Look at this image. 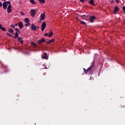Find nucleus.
I'll use <instances>...</instances> for the list:
<instances>
[{"label": "nucleus", "instance_id": "obj_1", "mask_svg": "<svg viewBox=\"0 0 125 125\" xmlns=\"http://www.w3.org/2000/svg\"><path fill=\"white\" fill-rule=\"evenodd\" d=\"M94 67V63H92V65L90 67H89L86 70H85V69H84V72H85V74H89L92 71V68Z\"/></svg>", "mask_w": 125, "mask_h": 125}, {"label": "nucleus", "instance_id": "obj_2", "mask_svg": "<svg viewBox=\"0 0 125 125\" xmlns=\"http://www.w3.org/2000/svg\"><path fill=\"white\" fill-rule=\"evenodd\" d=\"M10 4H11V3L10 2V1H4L3 4V8H4V9L6 10V8H7V6Z\"/></svg>", "mask_w": 125, "mask_h": 125}, {"label": "nucleus", "instance_id": "obj_3", "mask_svg": "<svg viewBox=\"0 0 125 125\" xmlns=\"http://www.w3.org/2000/svg\"><path fill=\"white\" fill-rule=\"evenodd\" d=\"M30 13L32 16V17H35V15L37 14V11H36L35 9H32L30 11Z\"/></svg>", "mask_w": 125, "mask_h": 125}, {"label": "nucleus", "instance_id": "obj_4", "mask_svg": "<svg viewBox=\"0 0 125 125\" xmlns=\"http://www.w3.org/2000/svg\"><path fill=\"white\" fill-rule=\"evenodd\" d=\"M44 19H45V13L41 14L40 16V21H43Z\"/></svg>", "mask_w": 125, "mask_h": 125}, {"label": "nucleus", "instance_id": "obj_5", "mask_svg": "<svg viewBox=\"0 0 125 125\" xmlns=\"http://www.w3.org/2000/svg\"><path fill=\"white\" fill-rule=\"evenodd\" d=\"M11 4H10L8 6V7L7 8V13H11V12H12V9H11Z\"/></svg>", "mask_w": 125, "mask_h": 125}, {"label": "nucleus", "instance_id": "obj_6", "mask_svg": "<svg viewBox=\"0 0 125 125\" xmlns=\"http://www.w3.org/2000/svg\"><path fill=\"white\" fill-rule=\"evenodd\" d=\"M45 27H46V23H45V22H44L42 24L41 30L42 32L44 31V29H45Z\"/></svg>", "mask_w": 125, "mask_h": 125}, {"label": "nucleus", "instance_id": "obj_7", "mask_svg": "<svg viewBox=\"0 0 125 125\" xmlns=\"http://www.w3.org/2000/svg\"><path fill=\"white\" fill-rule=\"evenodd\" d=\"M45 42V39H44V38H42V39L39 40L38 42L41 44V43H42V42Z\"/></svg>", "mask_w": 125, "mask_h": 125}, {"label": "nucleus", "instance_id": "obj_8", "mask_svg": "<svg viewBox=\"0 0 125 125\" xmlns=\"http://www.w3.org/2000/svg\"><path fill=\"white\" fill-rule=\"evenodd\" d=\"M118 11H119V7L116 6L114 8V10L113 11V13L114 14H116L117 13V12H118Z\"/></svg>", "mask_w": 125, "mask_h": 125}, {"label": "nucleus", "instance_id": "obj_9", "mask_svg": "<svg viewBox=\"0 0 125 125\" xmlns=\"http://www.w3.org/2000/svg\"><path fill=\"white\" fill-rule=\"evenodd\" d=\"M42 58L43 59H48V57H47V54H46V53H44L43 54V56H42Z\"/></svg>", "mask_w": 125, "mask_h": 125}, {"label": "nucleus", "instance_id": "obj_10", "mask_svg": "<svg viewBox=\"0 0 125 125\" xmlns=\"http://www.w3.org/2000/svg\"><path fill=\"white\" fill-rule=\"evenodd\" d=\"M31 30L32 31H36L37 30V27L34 24H32L31 25Z\"/></svg>", "mask_w": 125, "mask_h": 125}, {"label": "nucleus", "instance_id": "obj_11", "mask_svg": "<svg viewBox=\"0 0 125 125\" xmlns=\"http://www.w3.org/2000/svg\"><path fill=\"white\" fill-rule=\"evenodd\" d=\"M19 27L20 28L22 29L23 28L24 25H23V23H22V22H20L19 23Z\"/></svg>", "mask_w": 125, "mask_h": 125}, {"label": "nucleus", "instance_id": "obj_12", "mask_svg": "<svg viewBox=\"0 0 125 125\" xmlns=\"http://www.w3.org/2000/svg\"><path fill=\"white\" fill-rule=\"evenodd\" d=\"M95 19V17H90V21L91 22V23H93V22H94Z\"/></svg>", "mask_w": 125, "mask_h": 125}, {"label": "nucleus", "instance_id": "obj_13", "mask_svg": "<svg viewBox=\"0 0 125 125\" xmlns=\"http://www.w3.org/2000/svg\"><path fill=\"white\" fill-rule=\"evenodd\" d=\"M18 42H21V43H23V41H22V38L18 37Z\"/></svg>", "mask_w": 125, "mask_h": 125}, {"label": "nucleus", "instance_id": "obj_14", "mask_svg": "<svg viewBox=\"0 0 125 125\" xmlns=\"http://www.w3.org/2000/svg\"><path fill=\"white\" fill-rule=\"evenodd\" d=\"M55 42V39H52L50 40L49 41L47 42V43H51V42Z\"/></svg>", "mask_w": 125, "mask_h": 125}, {"label": "nucleus", "instance_id": "obj_15", "mask_svg": "<svg viewBox=\"0 0 125 125\" xmlns=\"http://www.w3.org/2000/svg\"><path fill=\"white\" fill-rule=\"evenodd\" d=\"M52 35H53V33L52 32H50L48 34L49 38H51L52 37Z\"/></svg>", "mask_w": 125, "mask_h": 125}, {"label": "nucleus", "instance_id": "obj_16", "mask_svg": "<svg viewBox=\"0 0 125 125\" xmlns=\"http://www.w3.org/2000/svg\"><path fill=\"white\" fill-rule=\"evenodd\" d=\"M90 4H91L92 5H94V1L93 0H91L89 1Z\"/></svg>", "mask_w": 125, "mask_h": 125}, {"label": "nucleus", "instance_id": "obj_17", "mask_svg": "<svg viewBox=\"0 0 125 125\" xmlns=\"http://www.w3.org/2000/svg\"><path fill=\"white\" fill-rule=\"evenodd\" d=\"M24 22L25 23H29L30 22V20H29V19L26 18L24 20Z\"/></svg>", "mask_w": 125, "mask_h": 125}, {"label": "nucleus", "instance_id": "obj_18", "mask_svg": "<svg viewBox=\"0 0 125 125\" xmlns=\"http://www.w3.org/2000/svg\"><path fill=\"white\" fill-rule=\"evenodd\" d=\"M31 44L34 47H37V44L35 42H32Z\"/></svg>", "mask_w": 125, "mask_h": 125}, {"label": "nucleus", "instance_id": "obj_19", "mask_svg": "<svg viewBox=\"0 0 125 125\" xmlns=\"http://www.w3.org/2000/svg\"><path fill=\"white\" fill-rule=\"evenodd\" d=\"M30 2H31L32 4H37V3H36V2H35V0H30Z\"/></svg>", "mask_w": 125, "mask_h": 125}, {"label": "nucleus", "instance_id": "obj_20", "mask_svg": "<svg viewBox=\"0 0 125 125\" xmlns=\"http://www.w3.org/2000/svg\"><path fill=\"white\" fill-rule=\"evenodd\" d=\"M18 36H19V34H18V32H16L15 36L14 37V39H16L17 38H18Z\"/></svg>", "mask_w": 125, "mask_h": 125}, {"label": "nucleus", "instance_id": "obj_21", "mask_svg": "<svg viewBox=\"0 0 125 125\" xmlns=\"http://www.w3.org/2000/svg\"><path fill=\"white\" fill-rule=\"evenodd\" d=\"M40 3H44L45 1L44 0H39Z\"/></svg>", "mask_w": 125, "mask_h": 125}, {"label": "nucleus", "instance_id": "obj_22", "mask_svg": "<svg viewBox=\"0 0 125 125\" xmlns=\"http://www.w3.org/2000/svg\"><path fill=\"white\" fill-rule=\"evenodd\" d=\"M26 23L25 24V27H29V25H30V23L29 22H25Z\"/></svg>", "mask_w": 125, "mask_h": 125}, {"label": "nucleus", "instance_id": "obj_23", "mask_svg": "<svg viewBox=\"0 0 125 125\" xmlns=\"http://www.w3.org/2000/svg\"><path fill=\"white\" fill-rule=\"evenodd\" d=\"M2 31H3V32H5L6 31V29L4 27H2V26L0 28Z\"/></svg>", "mask_w": 125, "mask_h": 125}, {"label": "nucleus", "instance_id": "obj_24", "mask_svg": "<svg viewBox=\"0 0 125 125\" xmlns=\"http://www.w3.org/2000/svg\"><path fill=\"white\" fill-rule=\"evenodd\" d=\"M8 32H9V33H13V29H12V28H10L8 29Z\"/></svg>", "mask_w": 125, "mask_h": 125}, {"label": "nucleus", "instance_id": "obj_25", "mask_svg": "<svg viewBox=\"0 0 125 125\" xmlns=\"http://www.w3.org/2000/svg\"><path fill=\"white\" fill-rule=\"evenodd\" d=\"M81 23L83 25H85V22L83 21H80Z\"/></svg>", "mask_w": 125, "mask_h": 125}, {"label": "nucleus", "instance_id": "obj_26", "mask_svg": "<svg viewBox=\"0 0 125 125\" xmlns=\"http://www.w3.org/2000/svg\"><path fill=\"white\" fill-rule=\"evenodd\" d=\"M11 28H15V25L14 24H11Z\"/></svg>", "mask_w": 125, "mask_h": 125}, {"label": "nucleus", "instance_id": "obj_27", "mask_svg": "<svg viewBox=\"0 0 125 125\" xmlns=\"http://www.w3.org/2000/svg\"><path fill=\"white\" fill-rule=\"evenodd\" d=\"M20 13H21V15H25V13H24V12H20Z\"/></svg>", "mask_w": 125, "mask_h": 125}, {"label": "nucleus", "instance_id": "obj_28", "mask_svg": "<svg viewBox=\"0 0 125 125\" xmlns=\"http://www.w3.org/2000/svg\"><path fill=\"white\" fill-rule=\"evenodd\" d=\"M15 30L16 31V32H19V33H20V32L19 31V29L18 28H16Z\"/></svg>", "mask_w": 125, "mask_h": 125}, {"label": "nucleus", "instance_id": "obj_29", "mask_svg": "<svg viewBox=\"0 0 125 125\" xmlns=\"http://www.w3.org/2000/svg\"><path fill=\"white\" fill-rule=\"evenodd\" d=\"M2 6V3L1 2H0V7H1Z\"/></svg>", "mask_w": 125, "mask_h": 125}, {"label": "nucleus", "instance_id": "obj_30", "mask_svg": "<svg viewBox=\"0 0 125 125\" xmlns=\"http://www.w3.org/2000/svg\"><path fill=\"white\" fill-rule=\"evenodd\" d=\"M44 36H45V37H47V36H48V34L45 33V34H44Z\"/></svg>", "mask_w": 125, "mask_h": 125}, {"label": "nucleus", "instance_id": "obj_31", "mask_svg": "<svg viewBox=\"0 0 125 125\" xmlns=\"http://www.w3.org/2000/svg\"><path fill=\"white\" fill-rule=\"evenodd\" d=\"M84 0H80V1L81 2H83L84 1Z\"/></svg>", "mask_w": 125, "mask_h": 125}, {"label": "nucleus", "instance_id": "obj_32", "mask_svg": "<svg viewBox=\"0 0 125 125\" xmlns=\"http://www.w3.org/2000/svg\"><path fill=\"white\" fill-rule=\"evenodd\" d=\"M2 27V25H1V24L0 23V29Z\"/></svg>", "mask_w": 125, "mask_h": 125}, {"label": "nucleus", "instance_id": "obj_33", "mask_svg": "<svg viewBox=\"0 0 125 125\" xmlns=\"http://www.w3.org/2000/svg\"><path fill=\"white\" fill-rule=\"evenodd\" d=\"M116 2H117V3H119V2H119V0H116Z\"/></svg>", "mask_w": 125, "mask_h": 125}, {"label": "nucleus", "instance_id": "obj_34", "mask_svg": "<svg viewBox=\"0 0 125 125\" xmlns=\"http://www.w3.org/2000/svg\"><path fill=\"white\" fill-rule=\"evenodd\" d=\"M36 29H40V27L39 26H36Z\"/></svg>", "mask_w": 125, "mask_h": 125}, {"label": "nucleus", "instance_id": "obj_35", "mask_svg": "<svg viewBox=\"0 0 125 125\" xmlns=\"http://www.w3.org/2000/svg\"><path fill=\"white\" fill-rule=\"evenodd\" d=\"M14 25H15V26H17V25H18V24L16 23V24H15Z\"/></svg>", "mask_w": 125, "mask_h": 125}, {"label": "nucleus", "instance_id": "obj_36", "mask_svg": "<svg viewBox=\"0 0 125 125\" xmlns=\"http://www.w3.org/2000/svg\"><path fill=\"white\" fill-rule=\"evenodd\" d=\"M92 79H93V77H90V80H92Z\"/></svg>", "mask_w": 125, "mask_h": 125}, {"label": "nucleus", "instance_id": "obj_37", "mask_svg": "<svg viewBox=\"0 0 125 125\" xmlns=\"http://www.w3.org/2000/svg\"><path fill=\"white\" fill-rule=\"evenodd\" d=\"M7 35H9V36H10V34H9V33H8V34H7Z\"/></svg>", "mask_w": 125, "mask_h": 125}, {"label": "nucleus", "instance_id": "obj_38", "mask_svg": "<svg viewBox=\"0 0 125 125\" xmlns=\"http://www.w3.org/2000/svg\"><path fill=\"white\" fill-rule=\"evenodd\" d=\"M45 69H47V68L46 67H45Z\"/></svg>", "mask_w": 125, "mask_h": 125}, {"label": "nucleus", "instance_id": "obj_39", "mask_svg": "<svg viewBox=\"0 0 125 125\" xmlns=\"http://www.w3.org/2000/svg\"><path fill=\"white\" fill-rule=\"evenodd\" d=\"M20 3H21V1H20Z\"/></svg>", "mask_w": 125, "mask_h": 125}, {"label": "nucleus", "instance_id": "obj_40", "mask_svg": "<svg viewBox=\"0 0 125 125\" xmlns=\"http://www.w3.org/2000/svg\"><path fill=\"white\" fill-rule=\"evenodd\" d=\"M4 1H5V0H3Z\"/></svg>", "mask_w": 125, "mask_h": 125}, {"label": "nucleus", "instance_id": "obj_41", "mask_svg": "<svg viewBox=\"0 0 125 125\" xmlns=\"http://www.w3.org/2000/svg\"><path fill=\"white\" fill-rule=\"evenodd\" d=\"M76 19H77V20H78V18H76Z\"/></svg>", "mask_w": 125, "mask_h": 125}]
</instances>
